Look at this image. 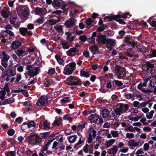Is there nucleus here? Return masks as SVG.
I'll use <instances>...</instances> for the list:
<instances>
[{
  "label": "nucleus",
  "mask_w": 156,
  "mask_h": 156,
  "mask_svg": "<svg viewBox=\"0 0 156 156\" xmlns=\"http://www.w3.org/2000/svg\"><path fill=\"white\" fill-rule=\"evenodd\" d=\"M18 15L20 17L27 18L29 14V9L26 5H18L16 7Z\"/></svg>",
  "instance_id": "1"
},
{
  "label": "nucleus",
  "mask_w": 156,
  "mask_h": 156,
  "mask_svg": "<svg viewBox=\"0 0 156 156\" xmlns=\"http://www.w3.org/2000/svg\"><path fill=\"white\" fill-rule=\"evenodd\" d=\"M114 69L115 73L117 78L119 79H124L126 76V72L125 68L121 66L116 65Z\"/></svg>",
  "instance_id": "2"
},
{
  "label": "nucleus",
  "mask_w": 156,
  "mask_h": 156,
  "mask_svg": "<svg viewBox=\"0 0 156 156\" xmlns=\"http://www.w3.org/2000/svg\"><path fill=\"white\" fill-rule=\"evenodd\" d=\"M67 83L70 86H81L83 83L81 80L76 76H70L67 80Z\"/></svg>",
  "instance_id": "3"
},
{
  "label": "nucleus",
  "mask_w": 156,
  "mask_h": 156,
  "mask_svg": "<svg viewBox=\"0 0 156 156\" xmlns=\"http://www.w3.org/2000/svg\"><path fill=\"white\" fill-rule=\"evenodd\" d=\"M129 108L128 105L120 104L119 106L115 110L114 112L116 115H120L124 112H125Z\"/></svg>",
  "instance_id": "4"
},
{
  "label": "nucleus",
  "mask_w": 156,
  "mask_h": 156,
  "mask_svg": "<svg viewBox=\"0 0 156 156\" xmlns=\"http://www.w3.org/2000/svg\"><path fill=\"white\" fill-rule=\"evenodd\" d=\"M34 10L35 14L40 15L41 16H44L47 12L46 9L44 8H40L37 7L35 8Z\"/></svg>",
  "instance_id": "5"
},
{
  "label": "nucleus",
  "mask_w": 156,
  "mask_h": 156,
  "mask_svg": "<svg viewBox=\"0 0 156 156\" xmlns=\"http://www.w3.org/2000/svg\"><path fill=\"white\" fill-rule=\"evenodd\" d=\"M147 86V83L144 82L143 83L140 82L137 86V88L138 89L141 90V91L143 92L145 94H149L152 92V90L149 89L146 90L144 88H143V87H146Z\"/></svg>",
  "instance_id": "6"
},
{
  "label": "nucleus",
  "mask_w": 156,
  "mask_h": 156,
  "mask_svg": "<svg viewBox=\"0 0 156 156\" xmlns=\"http://www.w3.org/2000/svg\"><path fill=\"white\" fill-rule=\"evenodd\" d=\"M97 39L96 41H98V43L100 45L105 44L106 43L107 38L105 35L102 34H100L97 37Z\"/></svg>",
  "instance_id": "7"
},
{
  "label": "nucleus",
  "mask_w": 156,
  "mask_h": 156,
  "mask_svg": "<svg viewBox=\"0 0 156 156\" xmlns=\"http://www.w3.org/2000/svg\"><path fill=\"white\" fill-rule=\"evenodd\" d=\"M78 52L79 51L77 49L72 48L66 52V54L68 56H73L77 55H80Z\"/></svg>",
  "instance_id": "8"
},
{
  "label": "nucleus",
  "mask_w": 156,
  "mask_h": 156,
  "mask_svg": "<svg viewBox=\"0 0 156 156\" xmlns=\"http://www.w3.org/2000/svg\"><path fill=\"white\" fill-rule=\"evenodd\" d=\"M112 89L114 90L115 89H118L119 87H121L123 85V83L121 81L117 80H113L112 82Z\"/></svg>",
  "instance_id": "9"
},
{
  "label": "nucleus",
  "mask_w": 156,
  "mask_h": 156,
  "mask_svg": "<svg viewBox=\"0 0 156 156\" xmlns=\"http://www.w3.org/2000/svg\"><path fill=\"white\" fill-rule=\"evenodd\" d=\"M0 105L2 103L3 105L10 104L13 102L14 100L13 98H0Z\"/></svg>",
  "instance_id": "10"
},
{
  "label": "nucleus",
  "mask_w": 156,
  "mask_h": 156,
  "mask_svg": "<svg viewBox=\"0 0 156 156\" xmlns=\"http://www.w3.org/2000/svg\"><path fill=\"white\" fill-rule=\"evenodd\" d=\"M120 15L119 14L114 15L113 16H106L104 17V19L106 21V19H108L109 21H111L114 20L115 21L116 19H120Z\"/></svg>",
  "instance_id": "11"
},
{
  "label": "nucleus",
  "mask_w": 156,
  "mask_h": 156,
  "mask_svg": "<svg viewBox=\"0 0 156 156\" xmlns=\"http://www.w3.org/2000/svg\"><path fill=\"white\" fill-rule=\"evenodd\" d=\"M74 25V22L71 20H66L64 23V25L68 29L73 27Z\"/></svg>",
  "instance_id": "12"
},
{
  "label": "nucleus",
  "mask_w": 156,
  "mask_h": 156,
  "mask_svg": "<svg viewBox=\"0 0 156 156\" xmlns=\"http://www.w3.org/2000/svg\"><path fill=\"white\" fill-rule=\"evenodd\" d=\"M21 45V42L19 41H13L12 44L11 48L14 50L20 47Z\"/></svg>",
  "instance_id": "13"
},
{
  "label": "nucleus",
  "mask_w": 156,
  "mask_h": 156,
  "mask_svg": "<svg viewBox=\"0 0 156 156\" xmlns=\"http://www.w3.org/2000/svg\"><path fill=\"white\" fill-rule=\"evenodd\" d=\"M47 102L48 100L47 99V98H40L37 101L36 105L38 106H41L44 105Z\"/></svg>",
  "instance_id": "14"
},
{
  "label": "nucleus",
  "mask_w": 156,
  "mask_h": 156,
  "mask_svg": "<svg viewBox=\"0 0 156 156\" xmlns=\"http://www.w3.org/2000/svg\"><path fill=\"white\" fill-rule=\"evenodd\" d=\"M75 70V69H73L71 68L66 69L65 67L64 69L63 74L65 75H70L72 74Z\"/></svg>",
  "instance_id": "15"
},
{
  "label": "nucleus",
  "mask_w": 156,
  "mask_h": 156,
  "mask_svg": "<svg viewBox=\"0 0 156 156\" xmlns=\"http://www.w3.org/2000/svg\"><path fill=\"white\" fill-rule=\"evenodd\" d=\"M4 32L6 33V34H4L3 35V37L5 38V36L7 37L8 36V34L10 37L14 36V34L13 33L11 30H5L4 31ZM9 39H11L12 38L9 37Z\"/></svg>",
  "instance_id": "16"
},
{
  "label": "nucleus",
  "mask_w": 156,
  "mask_h": 156,
  "mask_svg": "<svg viewBox=\"0 0 156 156\" xmlns=\"http://www.w3.org/2000/svg\"><path fill=\"white\" fill-rule=\"evenodd\" d=\"M98 118L97 114L91 115L89 117V119L91 122H97Z\"/></svg>",
  "instance_id": "17"
},
{
  "label": "nucleus",
  "mask_w": 156,
  "mask_h": 156,
  "mask_svg": "<svg viewBox=\"0 0 156 156\" xmlns=\"http://www.w3.org/2000/svg\"><path fill=\"white\" fill-rule=\"evenodd\" d=\"M50 123L48 122L47 120L44 122L43 124L41 123L40 124L39 127L41 128L46 129L49 127Z\"/></svg>",
  "instance_id": "18"
},
{
  "label": "nucleus",
  "mask_w": 156,
  "mask_h": 156,
  "mask_svg": "<svg viewBox=\"0 0 156 156\" xmlns=\"http://www.w3.org/2000/svg\"><path fill=\"white\" fill-rule=\"evenodd\" d=\"M80 76L81 77L88 78L90 77V75L88 72H86L83 69H81L80 70Z\"/></svg>",
  "instance_id": "19"
},
{
  "label": "nucleus",
  "mask_w": 156,
  "mask_h": 156,
  "mask_svg": "<svg viewBox=\"0 0 156 156\" xmlns=\"http://www.w3.org/2000/svg\"><path fill=\"white\" fill-rule=\"evenodd\" d=\"M117 147L116 146H114L113 147L109 150L108 153L111 154H115L117 151Z\"/></svg>",
  "instance_id": "20"
},
{
  "label": "nucleus",
  "mask_w": 156,
  "mask_h": 156,
  "mask_svg": "<svg viewBox=\"0 0 156 156\" xmlns=\"http://www.w3.org/2000/svg\"><path fill=\"white\" fill-rule=\"evenodd\" d=\"M129 146L135 147L139 145L140 144V142H136L134 140H131L129 141Z\"/></svg>",
  "instance_id": "21"
},
{
  "label": "nucleus",
  "mask_w": 156,
  "mask_h": 156,
  "mask_svg": "<svg viewBox=\"0 0 156 156\" xmlns=\"http://www.w3.org/2000/svg\"><path fill=\"white\" fill-rule=\"evenodd\" d=\"M19 31L22 35L25 36L26 35L28 31V29L26 27H22L19 29Z\"/></svg>",
  "instance_id": "22"
},
{
  "label": "nucleus",
  "mask_w": 156,
  "mask_h": 156,
  "mask_svg": "<svg viewBox=\"0 0 156 156\" xmlns=\"http://www.w3.org/2000/svg\"><path fill=\"white\" fill-rule=\"evenodd\" d=\"M89 49L90 51L93 53L95 55L96 54V53L93 50L96 51H98L99 48L96 45L94 44L93 45V47H89Z\"/></svg>",
  "instance_id": "23"
},
{
  "label": "nucleus",
  "mask_w": 156,
  "mask_h": 156,
  "mask_svg": "<svg viewBox=\"0 0 156 156\" xmlns=\"http://www.w3.org/2000/svg\"><path fill=\"white\" fill-rule=\"evenodd\" d=\"M52 80L51 79H48L45 78L44 81V86L46 87H48L51 85L52 82Z\"/></svg>",
  "instance_id": "24"
},
{
  "label": "nucleus",
  "mask_w": 156,
  "mask_h": 156,
  "mask_svg": "<svg viewBox=\"0 0 156 156\" xmlns=\"http://www.w3.org/2000/svg\"><path fill=\"white\" fill-rule=\"evenodd\" d=\"M15 53L18 55L19 57L20 56H24L25 55V51L23 49H18L16 51H15Z\"/></svg>",
  "instance_id": "25"
},
{
  "label": "nucleus",
  "mask_w": 156,
  "mask_h": 156,
  "mask_svg": "<svg viewBox=\"0 0 156 156\" xmlns=\"http://www.w3.org/2000/svg\"><path fill=\"white\" fill-rule=\"evenodd\" d=\"M8 9H7L5 10V9H3L2 11H1V13L2 16L5 18H8L9 15L7 12Z\"/></svg>",
  "instance_id": "26"
},
{
  "label": "nucleus",
  "mask_w": 156,
  "mask_h": 156,
  "mask_svg": "<svg viewBox=\"0 0 156 156\" xmlns=\"http://www.w3.org/2000/svg\"><path fill=\"white\" fill-rule=\"evenodd\" d=\"M102 112V116L103 118H106L109 115V111L106 109H103Z\"/></svg>",
  "instance_id": "27"
},
{
  "label": "nucleus",
  "mask_w": 156,
  "mask_h": 156,
  "mask_svg": "<svg viewBox=\"0 0 156 156\" xmlns=\"http://www.w3.org/2000/svg\"><path fill=\"white\" fill-rule=\"evenodd\" d=\"M65 34L67 35V40L70 41H74L75 38V37L73 36L69 32H66Z\"/></svg>",
  "instance_id": "28"
},
{
  "label": "nucleus",
  "mask_w": 156,
  "mask_h": 156,
  "mask_svg": "<svg viewBox=\"0 0 156 156\" xmlns=\"http://www.w3.org/2000/svg\"><path fill=\"white\" fill-rule=\"evenodd\" d=\"M106 43H108L112 46H114L116 44L115 40L112 39L107 38Z\"/></svg>",
  "instance_id": "29"
},
{
  "label": "nucleus",
  "mask_w": 156,
  "mask_h": 156,
  "mask_svg": "<svg viewBox=\"0 0 156 156\" xmlns=\"http://www.w3.org/2000/svg\"><path fill=\"white\" fill-rule=\"evenodd\" d=\"M61 2L58 0H54L52 3V5L54 7H59L60 5Z\"/></svg>",
  "instance_id": "30"
},
{
  "label": "nucleus",
  "mask_w": 156,
  "mask_h": 156,
  "mask_svg": "<svg viewBox=\"0 0 156 156\" xmlns=\"http://www.w3.org/2000/svg\"><path fill=\"white\" fill-rule=\"evenodd\" d=\"M61 44L63 48L64 49H68L69 47L68 45V42L65 40L62 41Z\"/></svg>",
  "instance_id": "31"
},
{
  "label": "nucleus",
  "mask_w": 156,
  "mask_h": 156,
  "mask_svg": "<svg viewBox=\"0 0 156 156\" xmlns=\"http://www.w3.org/2000/svg\"><path fill=\"white\" fill-rule=\"evenodd\" d=\"M55 58L57 61L60 64H62L64 62V60L61 58V57L59 56L58 54L55 55Z\"/></svg>",
  "instance_id": "32"
},
{
  "label": "nucleus",
  "mask_w": 156,
  "mask_h": 156,
  "mask_svg": "<svg viewBox=\"0 0 156 156\" xmlns=\"http://www.w3.org/2000/svg\"><path fill=\"white\" fill-rule=\"evenodd\" d=\"M38 136L35 135H32L30 136L28 138L29 140V142H31V144H33V141H34L35 140L37 139V138Z\"/></svg>",
  "instance_id": "33"
},
{
  "label": "nucleus",
  "mask_w": 156,
  "mask_h": 156,
  "mask_svg": "<svg viewBox=\"0 0 156 156\" xmlns=\"http://www.w3.org/2000/svg\"><path fill=\"white\" fill-rule=\"evenodd\" d=\"M85 23L88 26L90 27L93 26V25L92 24V22L93 21L91 18H88L86 19Z\"/></svg>",
  "instance_id": "34"
},
{
  "label": "nucleus",
  "mask_w": 156,
  "mask_h": 156,
  "mask_svg": "<svg viewBox=\"0 0 156 156\" xmlns=\"http://www.w3.org/2000/svg\"><path fill=\"white\" fill-rule=\"evenodd\" d=\"M62 25H56L54 26V28L56 31L59 33H61V32L63 31Z\"/></svg>",
  "instance_id": "35"
},
{
  "label": "nucleus",
  "mask_w": 156,
  "mask_h": 156,
  "mask_svg": "<svg viewBox=\"0 0 156 156\" xmlns=\"http://www.w3.org/2000/svg\"><path fill=\"white\" fill-rule=\"evenodd\" d=\"M148 57H156V50L152 49L150 51V53L148 55Z\"/></svg>",
  "instance_id": "36"
},
{
  "label": "nucleus",
  "mask_w": 156,
  "mask_h": 156,
  "mask_svg": "<svg viewBox=\"0 0 156 156\" xmlns=\"http://www.w3.org/2000/svg\"><path fill=\"white\" fill-rule=\"evenodd\" d=\"M120 18H123L125 19L126 18H129L130 17L131 15H130V13L129 12H126L125 13L122 14V15H120Z\"/></svg>",
  "instance_id": "37"
},
{
  "label": "nucleus",
  "mask_w": 156,
  "mask_h": 156,
  "mask_svg": "<svg viewBox=\"0 0 156 156\" xmlns=\"http://www.w3.org/2000/svg\"><path fill=\"white\" fill-rule=\"evenodd\" d=\"M115 139H111L107 141L106 147H108L110 146H111L115 142Z\"/></svg>",
  "instance_id": "38"
},
{
  "label": "nucleus",
  "mask_w": 156,
  "mask_h": 156,
  "mask_svg": "<svg viewBox=\"0 0 156 156\" xmlns=\"http://www.w3.org/2000/svg\"><path fill=\"white\" fill-rule=\"evenodd\" d=\"M54 139L49 140L48 143L46 145L43 147V151H45L48 149V146L51 144V143L52 142Z\"/></svg>",
  "instance_id": "39"
},
{
  "label": "nucleus",
  "mask_w": 156,
  "mask_h": 156,
  "mask_svg": "<svg viewBox=\"0 0 156 156\" xmlns=\"http://www.w3.org/2000/svg\"><path fill=\"white\" fill-rule=\"evenodd\" d=\"M132 41L133 40L131 39L129 41H128L126 42V44H127V45L128 46L134 47L135 43L134 41Z\"/></svg>",
  "instance_id": "40"
},
{
  "label": "nucleus",
  "mask_w": 156,
  "mask_h": 156,
  "mask_svg": "<svg viewBox=\"0 0 156 156\" xmlns=\"http://www.w3.org/2000/svg\"><path fill=\"white\" fill-rule=\"evenodd\" d=\"M76 138V135H73L70 136L69 138V140L70 143H73L75 141Z\"/></svg>",
  "instance_id": "41"
},
{
  "label": "nucleus",
  "mask_w": 156,
  "mask_h": 156,
  "mask_svg": "<svg viewBox=\"0 0 156 156\" xmlns=\"http://www.w3.org/2000/svg\"><path fill=\"white\" fill-rule=\"evenodd\" d=\"M154 112L153 110L151 111L150 112L147 113L146 114V116L147 119H150L152 118Z\"/></svg>",
  "instance_id": "42"
},
{
  "label": "nucleus",
  "mask_w": 156,
  "mask_h": 156,
  "mask_svg": "<svg viewBox=\"0 0 156 156\" xmlns=\"http://www.w3.org/2000/svg\"><path fill=\"white\" fill-rule=\"evenodd\" d=\"M79 39L82 42H85L87 40V37L86 35H83L80 37Z\"/></svg>",
  "instance_id": "43"
},
{
  "label": "nucleus",
  "mask_w": 156,
  "mask_h": 156,
  "mask_svg": "<svg viewBox=\"0 0 156 156\" xmlns=\"http://www.w3.org/2000/svg\"><path fill=\"white\" fill-rule=\"evenodd\" d=\"M125 130L126 131H127L129 130V132H135V130H134V128H133L131 126H129L127 128H125Z\"/></svg>",
  "instance_id": "44"
},
{
  "label": "nucleus",
  "mask_w": 156,
  "mask_h": 156,
  "mask_svg": "<svg viewBox=\"0 0 156 156\" xmlns=\"http://www.w3.org/2000/svg\"><path fill=\"white\" fill-rule=\"evenodd\" d=\"M95 39L94 38L91 37L87 38V40L89 44H94L95 43Z\"/></svg>",
  "instance_id": "45"
},
{
  "label": "nucleus",
  "mask_w": 156,
  "mask_h": 156,
  "mask_svg": "<svg viewBox=\"0 0 156 156\" xmlns=\"http://www.w3.org/2000/svg\"><path fill=\"white\" fill-rule=\"evenodd\" d=\"M28 74L30 77H33L37 75V73H34L33 69L30 70L28 73Z\"/></svg>",
  "instance_id": "46"
},
{
  "label": "nucleus",
  "mask_w": 156,
  "mask_h": 156,
  "mask_svg": "<svg viewBox=\"0 0 156 156\" xmlns=\"http://www.w3.org/2000/svg\"><path fill=\"white\" fill-rule=\"evenodd\" d=\"M27 126L28 127L30 128L32 127H34L35 126V124L34 122L33 121H32L27 123Z\"/></svg>",
  "instance_id": "47"
},
{
  "label": "nucleus",
  "mask_w": 156,
  "mask_h": 156,
  "mask_svg": "<svg viewBox=\"0 0 156 156\" xmlns=\"http://www.w3.org/2000/svg\"><path fill=\"white\" fill-rule=\"evenodd\" d=\"M151 100H149L147 101H145L140 103L139 105L138 108H141L142 107H145L146 105Z\"/></svg>",
  "instance_id": "48"
},
{
  "label": "nucleus",
  "mask_w": 156,
  "mask_h": 156,
  "mask_svg": "<svg viewBox=\"0 0 156 156\" xmlns=\"http://www.w3.org/2000/svg\"><path fill=\"white\" fill-rule=\"evenodd\" d=\"M9 74L11 76H13L15 75L16 73V70H13L12 69H9Z\"/></svg>",
  "instance_id": "49"
},
{
  "label": "nucleus",
  "mask_w": 156,
  "mask_h": 156,
  "mask_svg": "<svg viewBox=\"0 0 156 156\" xmlns=\"http://www.w3.org/2000/svg\"><path fill=\"white\" fill-rule=\"evenodd\" d=\"M9 22L12 25L14 24L15 23L16 20L17 19V18L16 17H12V18H11L10 17L9 18Z\"/></svg>",
  "instance_id": "50"
},
{
  "label": "nucleus",
  "mask_w": 156,
  "mask_h": 156,
  "mask_svg": "<svg viewBox=\"0 0 156 156\" xmlns=\"http://www.w3.org/2000/svg\"><path fill=\"white\" fill-rule=\"evenodd\" d=\"M44 21V20L43 17H42L40 18H39L37 20L36 22L37 23L41 24L43 23Z\"/></svg>",
  "instance_id": "51"
},
{
  "label": "nucleus",
  "mask_w": 156,
  "mask_h": 156,
  "mask_svg": "<svg viewBox=\"0 0 156 156\" xmlns=\"http://www.w3.org/2000/svg\"><path fill=\"white\" fill-rule=\"evenodd\" d=\"M41 139L40 137L38 136L37 138V139L35 140V141H33V144H38L41 141Z\"/></svg>",
  "instance_id": "52"
},
{
  "label": "nucleus",
  "mask_w": 156,
  "mask_h": 156,
  "mask_svg": "<svg viewBox=\"0 0 156 156\" xmlns=\"http://www.w3.org/2000/svg\"><path fill=\"white\" fill-rule=\"evenodd\" d=\"M58 22V21L55 20H51L49 21V23L51 26L53 25Z\"/></svg>",
  "instance_id": "53"
},
{
  "label": "nucleus",
  "mask_w": 156,
  "mask_h": 156,
  "mask_svg": "<svg viewBox=\"0 0 156 156\" xmlns=\"http://www.w3.org/2000/svg\"><path fill=\"white\" fill-rule=\"evenodd\" d=\"M111 133L113 137H117L119 135L117 131H112Z\"/></svg>",
  "instance_id": "54"
},
{
  "label": "nucleus",
  "mask_w": 156,
  "mask_h": 156,
  "mask_svg": "<svg viewBox=\"0 0 156 156\" xmlns=\"http://www.w3.org/2000/svg\"><path fill=\"white\" fill-rule=\"evenodd\" d=\"M147 66V67L151 69L154 68V65L151 64L150 62H148L146 64Z\"/></svg>",
  "instance_id": "55"
},
{
  "label": "nucleus",
  "mask_w": 156,
  "mask_h": 156,
  "mask_svg": "<svg viewBox=\"0 0 156 156\" xmlns=\"http://www.w3.org/2000/svg\"><path fill=\"white\" fill-rule=\"evenodd\" d=\"M55 73V69L54 68H51L48 72V74L51 75H53Z\"/></svg>",
  "instance_id": "56"
},
{
  "label": "nucleus",
  "mask_w": 156,
  "mask_h": 156,
  "mask_svg": "<svg viewBox=\"0 0 156 156\" xmlns=\"http://www.w3.org/2000/svg\"><path fill=\"white\" fill-rule=\"evenodd\" d=\"M134 136V134L133 133H127L126 134V137L128 138H133Z\"/></svg>",
  "instance_id": "57"
},
{
  "label": "nucleus",
  "mask_w": 156,
  "mask_h": 156,
  "mask_svg": "<svg viewBox=\"0 0 156 156\" xmlns=\"http://www.w3.org/2000/svg\"><path fill=\"white\" fill-rule=\"evenodd\" d=\"M27 29H29V30H32L34 28V24L30 23L28 24L27 26Z\"/></svg>",
  "instance_id": "58"
},
{
  "label": "nucleus",
  "mask_w": 156,
  "mask_h": 156,
  "mask_svg": "<svg viewBox=\"0 0 156 156\" xmlns=\"http://www.w3.org/2000/svg\"><path fill=\"white\" fill-rule=\"evenodd\" d=\"M112 82H111V81H109L108 82L106 85V87L108 88H112Z\"/></svg>",
  "instance_id": "59"
},
{
  "label": "nucleus",
  "mask_w": 156,
  "mask_h": 156,
  "mask_svg": "<svg viewBox=\"0 0 156 156\" xmlns=\"http://www.w3.org/2000/svg\"><path fill=\"white\" fill-rule=\"evenodd\" d=\"M14 133V130L12 129H9L7 132L8 134L10 136L13 135Z\"/></svg>",
  "instance_id": "60"
},
{
  "label": "nucleus",
  "mask_w": 156,
  "mask_h": 156,
  "mask_svg": "<svg viewBox=\"0 0 156 156\" xmlns=\"http://www.w3.org/2000/svg\"><path fill=\"white\" fill-rule=\"evenodd\" d=\"M68 65L70 67L69 68H73V69H75L76 64L75 62H71L69 63Z\"/></svg>",
  "instance_id": "61"
},
{
  "label": "nucleus",
  "mask_w": 156,
  "mask_h": 156,
  "mask_svg": "<svg viewBox=\"0 0 156 156\" xmlns=\"http://www.w3.org/2000/svg\"><path fill=\"white\" fill-rule=\"evenodd\" d=\"M62 12V11L61 10H56L53 11L52 12V14H55L59 16L60 15V14Z\"/></svg>",
  "instance_id": "62"
},
{
  "label": "nucleus",
  "mask_w": 156,
  "mask_h": 156,
  "mask_svg": "<svg viewBox=\"0 0 156 156\" xmlns=\"http://www.w3.org/2000/svg\"><path fill=\"white\" fill-rule=\"evenodd\" d=\"M150 24L152 27L156 28V21L154 20L150 22Z\"/></svg>",
  "instance_id": "63"
},
{
  "label": "nucleus",
  "mask_w": 156,
  "mask_h": 156,
  "mask_svg": "<svg viewBox=\"0 0 156 156\" xmlns=\"http://www.w3.org/2000/svg\"><path fill=\"white\" fill-rule=\"evenodd\" d=\"M105 77L107 78H111L112 79L113 77V75L112 73H108L105 74Z\"/></svg>",
  "instance_id": "64"
}]
</instances>
